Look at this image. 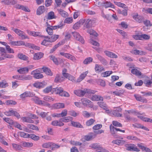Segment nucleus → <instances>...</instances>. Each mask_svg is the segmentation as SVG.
Instances as JSON below:
<instances>
[{"instance_id":"f257e3e1","label":"nucleus","mask_w":152,"mask_h":152,"mask_svg":"<svg viewBox=\"0 0 152 152\" xmlns=\"http://www.w3.org/2000/svg\"><path fill=\"white\" fill-rule=\"evenodd\" d=\"M96 92L95 91L87 88H84L83 90L77 89L74 91V94L77 96L81 97L84 96L86 93L94 94Z\"/></svg>"},{"instance_id":"f03ea898","label":"nucleus","mask_w":152,"mask_h":152,"mask_svg":"<svg viewBox=\"0 0 152 152\" xmlns=\"http://www.w3.org/2000/svg\"><path fill=\"white\" fill-rule=\"evenodd\" d=\"M45 39L42 43V44L45 46H48V42H55L58 39L59 35L54 34L52 35L50 37L47 36H43Z\"/></svg>"},{"instance_id":"7ed1b4c3","label":"nucleus","mask_w":152,"mask_h":152,"mask_svg":"<svg viewBox=\"0 0 152 152\" xmlns=\"http://www.w3.org/2000/svg\"><path fill=\"white\" fill-rule=\"evenodd\" d=\"M53 92L56 94H59L60 96L68 97L69 96V93L64 91L63 88L61 87H57L56 88H53Z\"/></svg>"},{"instance_id":"20e7f679","label":"nucleus","mask_w":152,"mask_h":152,"mask_svg":"<svg viewBox=\"0 0 152 152\" xmlns=\"http://www.w3.org/2000/svg\"><path fill=\"white\" fill-rule=\"evenodd\" d=\"M42 69L39 68L33 70L31 73V74L33 75L34 78L37 79H41L43 77L42 74L40 73Z\"/></svg>"},{"instance_id":"39448f33","label":"nucleus","mask_w":152,"mask_h":152,"mask_svg":"<svg viewBox=\"0 0 152 152\" xmlns=\"http://www.w3.org/2000/svg\"><path fill=\"white\" fill-rule=\"evenodd\" d=\"M50 27H48L46 29V31L48 34L50 35H51L53 34V30L56 29L58 28H62L63 27V25L60 24L57 26H50Z\"/></svg>"},{"instance_id":"423d86ee","label":"nucleus","mask_w":152,"mask_h":152,"mask_svg":"<svg viewBox=\"0 0 152 152\" xmlns=\"http://www.w3.org/2000/svg\"><path fill=\"white\" fill-rule=\"evenodd\" d=\"M11 29L14 31L16 34L20 36L21 39H28V36L25 34L24 32L21 30L17 28H14L13 27Z\"/></svg>"},{"instance_id":"0eeeda50","label":"nucleus","mask_w":152,"mask_h":152,"mask_svg":"<svg viewBox=\"0 0 152 152\" xmlns=\"http://www.w3.org/2000/svg\"><path fill=\"white\" fill-rule=\"evenodd\" d=\"M126 149L128 151L139 152L140 150L135 145L132 144H127L124 145Z\"/></svg>"},{"instance_id":"6e6552de","label":"nucleus","mask_w":152,"mask_h":152,"mask_svg":"<svg viewBox=\"0 0 152 152\" xmlns=\"http://www.w3.org/2000/svg\"><path fill=\"white\" fill-rule=\"evenodd\" d=\"M4 114L7 116H10L14 115L19 118H20V115L16 111L10 109L8 111L5 112Z\"/></svg>"},{"instance_id":"1a4fd4ad","label":"nucleus","mask_w":152,"mask_h":152,"mask_svg":"<svg viewBox=\"0 0 152 152\" xmlns=\"http://www.w3.org/2000/svg\"><path fill=\"white\" fill-rule=\"evenodd\" d=\"M32 99L35 103L39 105H46L48 106L50 105L49 103L40 100L39 98L37 96L33 97L32 98Z\"/></svg>"},{"instance_id":"9d476101","label":"nucleus","mask_w":152,"mask_h":152,"mask_svg":"<svg viewBox=\"0 0 152 152\" xmlns=\"http://www.w3.org/2000/svg\"><path fill=\"white\" fill-rule=\"evenodd\" d=\"M72 34L75 39L79 41L83 44L84 43V40L78 33L77 32H72Z\"/></svg>"},{"instance_id":"9b49d317","label":"nucleus","mask_w":152,"mask_h":152,"mask_svg":"<svg viewBox=\"0 0 152 152\" xmlns=\"http://www.w3.org/2000/svg\"><path fill=\"white\" fill-rule=\"evenodd\" d=\"M85 21V20L84 19H81L78 22L74 24L73 28L74 29H77L79 28L84 23Z\"/></svg>"},{"instance_id":"f8f14e48","label":"nucleus","mask_w":152,"mask_h":152,"mask_svg":"<svg viewBox=\"0 0 152 152\" xmlns=\"http://www.w3.org/2000/svg\"><path fill=\"white\" fill-rule=\"evenodd\" d=\"M85 25L87 28H90L95 23V21L94 19H88L85 21Z\"/></svg>"},{"instance_id":"ddd939ff","label":"nucleus","mask_w":152,"mask_h":152,"mask_svg":"<svg viewBox=\"0 0 152 152\" xmlns=\"http://www.w3.org/2000/svg\"><path fill=\"white\" fill-rule=\"evenodd\" d=\"M1 2L2 3H4L5 5H14L17 3V0H2Z\"/></svg>"},{"instance_id":"4468645a","label":"nucleus","mask_w":152,"mask_h":152,"mask_svg":"<svg viewBox=\"0 0 152 152\" xmlns=\"http://www.w3.org/2000/svg\"><path fill=\"white\" fill-rule=\"evenodd\" d=\"M134 96L136 100L138 101L145 103H146L147 102V100L146 98L142 97L139 95L135 94L134 95Z\"/></svg>"},{"instance_id":"2eb2a0df","label":"nucleus","mask_w":152,"mask_h":152,"mask_svg":"<svg viewBox=\"0 0 152 152\" xmlns=\"http://www.w3.org/2000/svg\"><path fill=\"white\" fill-rule=\"evenodd\" d=\"M88 72V71L83 72L77 79V82L79 83L82 81L85 77Z\"/></svg>"},{"instance_id":"dca6fc26","label":"nucleus","mask_w":152,"mask_h":152,"mask_svg":"<svg viewBox=\"0 0 152 152\" xmlns=\"http://www.w3.org/2000/svg\"><path fill=\"white\" fill-rule=\"evenodd\" d=\"M45 11V7L44 6H41L39 7L37 10V14L40 15L43 13Z\"/></svg>"},{"instance_id":"f3484780","label":"nucleus","mask_w":152,"mask_h":152,"mask_svg":"<svg viewBox=\"0 0 152 152\" xmlns=\"http://www.w3.org/2000/svg\"><path fill=\"white\" fill-rule=\"evenodd\" d=\"M104 53L106 56L110 58H118L117 55L112 52L108 51H105L104 52Z\"/></svg>"},{"instance_id":"a211bd4d","label":"nucleus","mask_w":152,"mask_h":152,"mask_svg":"<svg viewBox=\"0 0 152 152\" xmlns=\"http://www.w3.org/2000/svg\"><path fill=\"white\" fill-rule=\"evenodd\" d=\"M34 94L32 92L29 91H26L20 95L21 98H24L27 97L33 96Z\"/></svg>"},{"instance_id":"6ab92c4d","label":"nucleus","mask_w":152,"mask_h":152,"mask_svg":"<svg viewBox=\"0 0 152 152\" xmlns=\"http://www.w3.org/2000/svg\"><path fill=\"white\" fill-rule=\"evenodd\" d=\"M91 100L93 101H98L103 100V97L100 95H93L91 98Z\"/></svg>"},{"instance_id":"aec40b11","label":"nucleus","mask_w":152,"mask_h":152,"mask_svg":"<svg viewBox=\"0 0 152 152\" xmlns=\"http://www.w3.org/2000/svg\"><path fill=\"white\" fill-rule=\"evenodd\" d=\"M58 13L64 18H66L68 16V13L67 12L61 9H57Z\"/></svg>"},{"instance_id":"412c9836","label":"nucleus","mask_w":152,"mask_h":152,"mask_svg":"<svg viewBox=\"0 0 152 152\" xmlns=\"http://www.w3.org/2000/svg\"><path fill=\"white\" fill-rule=\"evenodd\" d=\"M16 7L18 9H21L26 12H30V10L27 7L20 4L17 5Z\"/></svg>"},{"instance_id":"4be33fe9","label":"nucleus","mask_w":152,"mask_h":152,"mask_svg":"<svg viewBox=\"0 0 152 152\" xmlns=\"http://www.w3.org/2000/svg\"><path fill=\"white\" fill-rule=\"evenodd\" d=\"M44 54L42 53L39 52L35 53L34 56V59L38 60L42 58Z\"/></svg>"},{"instance_id":"5701e85b","label":"nucleus","mask_w":152,"mask_h":152,"mask_svg":"<svg viewBox=\"0 0 152 152\" xmlns=\"http://www.w3.org/2000/svg\"><path fill=\"white\" fill-rule=\"evenodd\" d=\"M133 18L134 20L139 23L141 22L143 19V17L142 16L137 14H135L133 15Z\"/></svg>"},{"instance_id":"b1692460","label":"nucleus","mask_w":152,"mask_h":152,"mask_svg":"<svg viewBox=\"0 0 152 152\" xmlns=\"http://www.w3.org/2000/svg\"><path fill=\"white\" fill-rule=\"evenodd\" d=\"M137 117L140 118L141 120L142 121L147 122H150L151 123H152V119H151L150 118L144 117L142 116L141 115H140V114L139 115H138Z\"/></svg>"},{"instance_id":"393cba45","label":"nucleus","mask_w":152,"mask_h":152,"mask_svg":"<svg viewBox=\"0 0 152 152\" xmlns=\"http://www.w3.org/2000/svg\"><path fill=\"white\" fill-rule=\"evenodd\" d=\"M96 56L97 58L103 64L106 65L107 64V61L102 56L99 55V54L96 55Z\"/></svg>"},{"instance_id":"a878e982","label":"nucleus","mask_w":152,"mask_h":152,"mask_svg":"<svg viewBox=\"0 0 152 152\" xmlns=\"http://www.w3.org/2000/svg\"><path fill=\"white\" fill-rule=\"evenodd\" d=\"M81 102L84 106H88L91 104V102L88 99L83 98L81 99Z\"/></svg>"},{"instance_id":"bb28decb","label":"nucleus","mask_w":152,"mask_h":152,"mask_svg":"<svg viewBox=\"0 0 152 152\" xmlns=\"http://www.w3.org/2000/svg\"><path fill=\"white\" fill-rule=\"evenodd\" d=\"M52 124L54 126H61L64 125V124L60 121H54L52 122Z\"/></svg>"},{"instance_id":"cd10ccee","label":"nucleus","mask_w":152,"mask_h":152,"mask_svg":"<svg viewBox=\"0 0 152 152\" xmlns=\"http://www.w3.org/2000/svg\"><path fill=\"white\" fill-rule=\"evenodd\" d=\"M53 107L56 109H59L64 107L65 105L63 103H57L54 104Z\"/></svg>"},{"instance_id":"c85d7f7f","label":"nucleus","mask_w":152,"mask_h":152,"mask_svg":"<svg viewBox=\"0 0 152 152\" xmlns=\"http://www.w3.org/2000/svg\"><path fill=\"white\" fill-rule=\"evenodd\" d=\"M41 69L42 70L43 69V72H45L47 75L51 76L52 75V73L51 70L49 68L46 67H43Z\"/></svg>"},{"instance_id":"c756f323","label":"nucleus","mask_w":152,"mask_h":152,"mask_svg":"<svg viewBox=\"0 0 152 152\" xmlns=\"http://www.w3.org/2000/svg\"><path fill=\"white\" fill-rule=\"evenodd\" d=\"M17 71L20 74L26 73L28 72V68L27 67L22 68L18 69Z\"/></svg>"},{"instance_id":"7c9ffc66","label":"nucleus","mask_w":152,"mask_h":152,"mask_svg":"<svg viewBox=\"0 0 152 152\" xmlns=\"http://www.w3.org/2000/svg\"><path fill=\"white\" fill-rule=\"evenodd\" d=\"M21 119L23 122L27 123H33L34 121L32 119L28 117H23L21 118Z\"/></svg>"},{"instance_id":"2f4dec72","label":"nucleus","mask_w":152,"mask_h":152,"mask_svg":"<svg viewBox=\"0 0 152 152\" xmlns=\"http://www.w3.org/2000/svg\"><path fill=\"white\" fill-rule=\"evenodd\" d=\"M64 77L61 75L57 74L55 79V81L56 83L61 82L64 80Z\"/></svg>"},{"instance_id":"473e14b6","label":"nucleus","mask_w":152,"mask_h":152,"mask_svg":"<svg viewBox=\"0 0 152 152\" xmlns=\"http://www.w3.org/2000/svg\"><path fill=\"white\" fill-rule=\"evenodd\" d=\"M65 57L71 60L74 62H75L76 61V58L74 56L69 53H66Z\"/></svg>"},{"instance_id":"72a5a7b5","label":"nucleus","mask_w":152,"mask_h":152,"mask_svg":"<svg viewBox=\"0 0 152 152\" xmlns=\"http://www.w3.org/2000/svg\"><path fill=\"white\" fill-rule=\"evenodd\" d=\"M32 79V77L30 75H21V80H29Z\"/></svg>"},{"instance_id":"f704fd0d","label":"nucleus","mask_w":152,"mask_h":152,"mask_svg":"<svg viewBox=\"0 0 152 152\" xmlns=\"http://www.w3.org/2000/svg\"><path fill=\"white\" fill-rule=\"evenodd\" d=\"M33 86L36 88H43L45 86V85L42 83L36 82L33 84Z\"/></svg>"},{"instance_id":"c9c22d12","label":"nucleus","mask_w":152,"mask_h":152,"mask_svg":"<svg viewBox=\"0 0 152 152\" xmlns=\"http://www.w3.org/2000/svg\"><path fill=\"white\" fill-rule=\"evenodd\" d=\"M12 145L14 150L18 151L22 150V147L20 145L14 143H12Z\"/></svg>"},{"instance_id":"e433bc0d","label":"nucleus","mask_w":152,"mask_h":152,"mask_svg":"<svg viewBox=\"0 0 152 152\" xmlns=\"http://www.w3.org/2000/svg\"><path fill=\"white\" fill-rule=\"evenodd\" d=\"M131 72L132 74L137 76H140L141 75V73L136 68L132 69Z\"/></svg>"},{"instance_id":"4c0bfd02","label":"nucleus","mask_w":152,"mask_h":152,"mask_svg":"<svg viewBox=\"0 0 152 152\" xmlns=\"http://www.w3.org/2000/svg\"><path fill=\"white\" fill-rule=\"evenodd\" d=\"M18 57L20 59L25 61L27 60L28 59L27 56L21 53H19L18 55Z\"/></svg>"},{"instance_id":"58836bf2","label":"nucleus","mask_w":152,"mask_h":152,"mask_svg":"<svg viewBox=\"0 0 152 152\" xmlns=\"http://www.w3.org/2000/svg\"><path fill=\"white\" fill-rule=\"evenodd\" d=\"M95 69L96 71L101 72L104 71V69L101 65L96 64L95 67Z\"/></svg>"},{"instance_id":"ea45409f","label":"nucleus","mask_w":152,"mask_h":152,"mask_svg":"<svg viewBox=\"0 0 152 152\" xmlns=\"http://www.w3.org/2000/svg\"><path fill=\"white\" fill-rule=\"evenodd\" d=\"M97 104L101 108L103 109H107V105L104 102H98Z\"/></svg>"},{"instance_id":"a19ab883","label":"nucleus","mask_w":152,"mask_h":152,"mask_svg":"<svg viewBox=\"0 0 152 152\" xmlns=\"http://www.w3.org/2000/svg\"><path fill=\"white\" fill-rule=\"evenodd\" d=\"M60 147V145H59L51 142L50 148L52 150H54L55 149L58 148Z\"/></svg>"},{"instance_id":"79ce46f5","label":"nucleus","mask_w":152,"mask_h":152,"mask_svg":"<svg viewBox=\"0 0 152 152\" xmlns=\"http://www.w3.org/2000/svg\"><path fill=\"white\" fill-rule=\"evenodd\" d=\"M2 56L4 58V60L6 58L11 59L14 57V56L13 55L7 53H6L4 54H2Z\"/></svg>"},{"instance_id":"37998d69","label":"nucleus","mask_w":152,"mask_h":152,"mask_svg":"<svg viewBox=\"0 0 152 152\" xmlns=\"http://www.w3.org/2000/svg\"><path fill=\"white\" fill-rule=\"evenodd\" d=\"M90 147L94 149H98L99 150H101V147H100V146L98 144L96 143L91 144L90 146Z\"/></svg>"},{"instance_id":"c03bdc74","label":"nucleus","mask_w":152,"mask_h":152,"mask_svg":"<svg viewBox=\"0 0 152 152\" xmlns=\"http://www.w3.org/2000/svg\"><path fill=\"white\" fill-rule=\"evenodd\" d=\"M56 17L55 15L54 12L53 11L50 12L48 15V18L49 19H52L55 18Z\"/></svg>"},{"instance_id":"a18cd8bd","label":"nucleus","mask_w":152,"mask_h":152,"mask_svg":"<svg viewBox=\"0 0 152 152\" xmlns=\"http://www.w3.org/2000/svg\"><path fill=\"white\" fill-rule=\"evenodd\" d=\"M131 53L135 55H141L143 54V52L137 50H133L131 51Z\"/></svg>"},{"instance_id":"49530a36","label":"nucleus","mask_w":152,"mask_h":152,"mask_svg":"<svg viewBox=\"0 0 152 152\" xmlns=\"http://www.w3.org/2000/svg\"><path fill=\"white\" fill-rule=\"evenodd\" d=\"M62 44V42H59L57 44L55 45L53 48L50 51V53H52L54 51H55L56 49L59 47Z\"/></svg>"},{"instance_id":"de8ad7c7","label":"nucleus","mask_w":152,"mask_h":152,"mask_svg":"<svg viewBox=\"0 0 152 152\" xmlns=\"http://www.w3.org/2000/svg\"><path fill=\"white\" fill-rule=\"evenodd\" d=\"M18 134L21 137L24 138H29V134L23 132H20Z\"/></svg>"},{"instance_id":"09e8293b","label":"nucleus","mask_w":152,"mask_h":152,"mask_svg":"<svg viewBox=\"0 0 152 152\" xmlns=\"http://www.w3.org/2000/svg\"><path fill=\"white\" fill-rule=\"evenodd\" d=\"M61 122H67L71 121L72 120V118L71 117H66L60 119Z\"/></svg>"},{"instance_id":"8fccbe9b","label":"nucleus","mask_w":152,"mask_h":152,"mask_svg":"<svg viewBox=\"0 0 152 152\" xmlns=\"http://www.w3.org/2000/svg\"><path fill=\"white\" fill-rule=\"evenodd\" d=\"M72 125L74 127L77 128H83V126L80 124L79 123L72 121L71 122Z\"/></svg>"},{"instance_id":"3c124183","label":"nucleus","mask_w":152,"mask_h":152,"mask_svg":"<svg viewBox=\"0 0 152 152\" xmlns=\"http://www.w3.org/2000/svg\"><path fill=\"white\" fill-rule=\"evenodd\" d=\"M102 16L104 18H105L108 20L109 21L111 20V16L108 14L105 15L103 12L102 11L101 14Z\"/></svg>"},{"instance_id":"603ef678","label":"nucleus","mask_w":152,"mask_h":152,"mask_svg":"<svg viewBox=\"0 0 152 152\" xmlns=\"http://www.w3.org/2000/svg\"><path fill=\"white\" fill-rule=\"evenodd\" d=\"M126 113L130 114H134L135 115L139 114V113L137 112L136 110L134 109H131L128 110L126 111Z\"/></svg>"},{"instance_id":"864d4df0","label":"nucleus","mask_w":152,"mask_h":152,"mask_svg":"<svg viewBox=\"0 0 152 152\" xmlns=\"http://www.w3.org/2000/svg\"><path fill=\"white\" fill-rule=\"evenodd\" d=\"M29 138H31L34 140H38L39 139V137L38 136H36L34 134H29Z\"/></svg>"},{"instance_id":"5fc2aeb1","label":"nucleus","mask_w":152,"mask_h":152,"mask_svg":"<svg viewBox=\"0 0 152 152\" xmlns=\"http://www.w3.org/2000/svg\"><path fill=\"white\" fill-rule=\"evenodd\" d=\"M93 59L91 57H88L86 58L83 61V63L85 64H87L92 62Z\"/></svg>"},{"instance_id":"6e6d98bb","label":"nucleus","mask_w":152,"mask_h":152,"mask_svg":"<svg viewBox=\"0 0 152 152\" xmlns=\"http://www.w3.org/2000/svg\"><path fill=\"white\" fill-rule=\"evenodd\" d=\"M150 38V36L146 34L141 35V40H148Z\"/></svg>"},{"instance_id":"4d7b16f0","label":"nucleus","mask_w":152,"mask_h":152,"mask_svg":"<svg viewBox=\"0 0 152 152\" xmlns=\"http://www.w3.org/2000/svg\"><path fill=\"white\" fill-rule=\"evenodd\" d=\"M112 114L114 116L117 117H121L122 114L119 113L116 110H114L112 112Z\"/></svg>"},{"instance_id":"13d9d810","label":"nucleus","mask_w":152,"mask_h":152,"mask_svg":"<svg viewBox=\"0 0 152 152\" xmlns=\"http://www.w3.org/2000/svg\"><path fill=\"white\" fill-rule=\"evenodd\" d=\"M67 71L66 69H64L62 70V74L64 77L67 79L70 74L66 73Z\"/></svg>"},{"instance_id":"bf43d9fd","label":"nucleus","mask_w":152,"mask_h":152,"mask_svg":"<svg viewBox=\"0 0 152 152\" xmlns=\"http://www.w3.org/2000/svg\"><path fill=\"white\" fill-rule=\"evenodd\" d=\"M126 138L128 140L134 141H137L139 140L137 137L131 135H129L127 136Z\"/></svg>"},{"instance_id":"052dcab7","label":"nucleus","mask_w":152,"mask_h":152,"mask_svg":"<svg viewBox=\"0 0 152 152\" xmlns=\"http://www.w3.org/2000/svg\"><path fill=\"white\" fill-rule=\"evenodd\" d=\"M51 142H45L43 144L42 146L43 148H50Z\"/></svg>"},{"instance_id":"680f3d73","label":"nucleus","mask_w":152,"mask_h":152,"mask_svg":"<svg viewBox=\"0 0 152 152\" xmlns=\"http://www.w3.org/2000/svg\"><path fill=\"white\" fill-rule=\"evenodd\" d=\"M50 60L53 61L54 63L56 65H58V63L57 58L55 56H49Z\"/></svg>"},{"instance_id":"e2e57ef3","label":"nucleus","mask_w":152,"mask_h":152,"mask_svg":"<svg viewBox=\"0 0 152 152\" xmlns=\"http://www.w3.org/2000/svg\"><path fill=\"white\" fill-rule=\"evenodd\" d=\"M113 73L112 71H107L103 73L102 75L103 77H107L109 76Z\"/></svg>"},{"instance_id":"0e129e2a","label":"nucleus","mask_w":152,"mask_h":152,"mask_svg":"<svg viewBox=\"0 0 152 152\" xmlns=\"http://www.w3.org/2000/svg\"><path fill=\"white\" fill-rule=\"evenodd\" d=\"M104 7L106 8L109 7H113V5L110 2L105 1V2L104 3Z\"/></svg>"},{"instance_id":"69168bd1","label":"nucleus","mask_w":152,"mask_h":152,"mask_svg":"<svg viewBox=\"0 0 152 152\" xmlns=\"http://www.w3.org/2000/svg\"><path fill=\"white\" fill-rule=\"evenodd\" d=\"M73 20V18L72 17H69L65 19L64 22L67 23H70L72 22Z\"/></svg>"},{"instance_id":"338daca9","label":"nucleus","mask_w":152,"mask_h":152,"mask_svg":"<svg viewBox=\"0 0 152 152\" xmlns=\"http://www.w3.org/2000/svg\"><path fill=\"white\" fill-rule=\"evenodd\" d=\"M3 119L6 122L10 124H13V121L10 118H3Z\"/></svg>"},{"instance_id":"774afa93","label":"nucleus","mask_w":152,"mask_h":152,"mask_svg":"<svg viewBox=\"0 0 152 152\" xmlns=\"http://www.w3.org/2000/svg\"><path fill=\"white\" fill-rule=\"evenodd\" d=\"M22 145L24 147H29L32 146L33 145V144L31 142H23Z\"/></svg>"}]
</instances>
